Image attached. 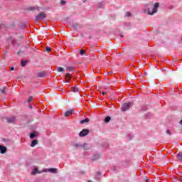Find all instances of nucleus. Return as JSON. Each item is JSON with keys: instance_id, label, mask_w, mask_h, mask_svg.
<instances>
[{"instance_id": "21", "label": "nucleus", "mask_w": 182, "mask_h": 182, "mask_svg": "<svg viewBox=\"0 0 182 182\" xmlns=\"http://www.w3.org/2000/svg\"><path fill=\"white\" fill-rule=\"evenodd\" d=\"M21 66H23V67L26 66V61L22 60V61H21Z\"/></svg>"}, {"instance_id": "35", "label": "nucleus", "mask_w": 182, "mask_h": 182, "mask_svg": "<svg viewBox=\"0 0 182 182\" xmlns=\"http://www.w3.org/2000/svg\"><path fill=\"white\" fill-rule=\"evenodd\" d=\"M1 28H5V26H4L1 25Z\"/></svg>"}, {"instance_id": "29", "label": "nucleus", "mask_w": 182, "mask_h": 182, "mask_svg": "<svg viewBox=\"0 0 182 182\" xmlns=\"http://www.w3.org/2000/svg\"><path fill=\"white\" fill-rule=\"evenodd\" d=\"M65 4H66V1H61V5H65Z\"/></svg>"}, {"instance_id": "31", "label": "nucleus", "mask_w": 182, "mask_h": 182, "mask_svg": "<svg viewBox=\"0 0 182 182\" xmlns=\"http://www.w3.org/2000/svg\"><path fill=\"white\" fill-rule=\"evenodd\" d=\"M102 96H105L106 95V92H102Z\"/></svg>"}, {"instance_id": "1", "label": "nucleus", "mask_w": 182, "mask_h": 182, "mask_svg": "<svg viewBox=\"0 0 182 182\" xmlns=\"http://www.w3.org/2000/svg\"><path fill=\"white\" fill-rule=\"evenodd\" d=\"M159 6H160L159 3H155L154 5L147 4L146 5V9L144 11V12L145 14H148V15H154V14H156L157 11L159 10Z\"/></svg>"}, {"instance_id": "24", "label": "nucleus", "mask_w": 182, "mask_h": 182, "mask_svg": "<svg viewBox=\"0 0 182 182\" xmlns=\"http://www.w3.org/2000/svg\"><path fill=\"white\" fill-rule=\"evenodd\" d=\"M125 16H132V13L131 12H127L126 14H125Z\"/></svg>"}, {"instance_id": "5", "label": "nucleus", "mask_w": 182, "mask_h": 182, "mask_svg": "<svg viewBox=\"0 0 182 182\" xmlns=\"http://www.w3.org/2000/svg\"><path fill=\"white\" fill-rule=\"evenodd\" d=\"M46 18V14L45 13L42 12L36 16V21H42V19H45Z\"/></svg>"}, {"instance_id": "3", "label": "nucleus", "mask_w": 182, "mask_h": 182, "mask_svg": "<svg viewBox=\"0 0 182 182\" xmlns=\"http://www.w3.org/2000/svg\"><path fill=\"white\" fill-rule=\"evenodd\" d=\"M132 105L133 104L132 102H126L122 105V106L121 107V110L122 112H127V110H129V109H130V107H132Z\"/></svg>"}, {"instance_id": "16", "label": "nucleus", "mask_w": 182, "mask_h": 182, "mask_svg": "<svg viewBox=\"0 0 182 182\" xmlns=\"http://www.w3.org/2000/svg\"><path fill=\"white\" fill-rule=\"evenodd\" d=\"M72 92H74V93H77V92H79V89L77 87H73L71 88Z\"/></svg>"}, {"instance_id": "12", "label": "nucleus", "mask_w": 182, "mask_h": 182, "mask_svg": "<svg viewBox=\"0 0 182 182\" xmlns=\"http://www.w3.org/2000/svg\"><path fill=\"white\" fill-rule=\"evenodd\" d=\"M36 144H38V140H33L31 141V147H35V146H36Z\"/></svg>"}, {"instance_id": "4", "label": "nucleus", "mask_w": 182, "mask_h": 182, "mask_svg": "<svg viewBox=\"0 0 182 182\" xmlns=\"http://www.w3.org/2000/svg\"><path fill=\"white\" fill-rule=\"evenodd\" d=\"M89 129H83L80 133H79V136L80 137H85V136H87V134H89Z\"/></svg>"}, {"instance_id": "38", "label": "nucleus", "mask_w": 182, "mask_h": 182, "mask_svg": "<svg viewBox=\"0 0 182 182\" xmlns=\"http://www.w3.org/2000/svg\"><path fill=\"white\" fill-rule=\"evenodd\" d=\"M146 182H149V181H148V180H146Z\"/></svg>"}, {"instance_id": "15", "label": "nucleus", "mask_w": 182, "mask_h": 182, "mask_svg": "<svg viewBox=\"0 0 182 182\" xmlns=\"http://www.w3.org/2000/svg\"><path fill=\"white\" fill-rule=\"evenodd\" d=\"M99 159H100V154H96L95 155H94L92 160H97Z\"/></svg>"}, {"instance_id": "10", "label": "nucleus", "mask_w": 182, "mask_h": 182, "mask_svg": "<svg viewBox=\"0 0 182 182\" xmlns=\"http://www.w3.org/2000/svg\"><path fill=\"white\" fill-rule=\"evenodd\" d=\"M65 77L67 79V80L65 81L66 83H69V80H70V79H72V76L69 74V73H67L65 75Z\"/></svg>"}, {"instance_id": "18", "label": "nucleus", "mask_w": 182, "mask_h": 182, "mask_svg": "<svg viewBox=\"0 0 182 182\" xmlns=\"http://www.w3.org/2000/svg\"><path fill=\"white\" fill-rule=\"evenodd\" d=\"M37 76H38V77H43V76H45V73H38Z\"/></svg>"}, {"instance_id": "25", "label": "nucleus", "mask_w": 182, "mask_h": 182, "mask_svg": "<svg viewBox=\"0 0 182 182\" xmlns=\"http://www.w3.org/2000/svg\"><path fill=\"white\" fill-rule=\"evenodd\" d=\"M32 100H33V98H32V97L30 96L28 100V103H31V102H32Z\"/></svg>"}, {"instance_id": "19", "label": "nucleus", "mask_w": 182, "mask_h": 182, "mask_svg": "<svg viewBox=\"0 0 182 182\" xmlns=\"http://www.w3.org/2000/svg\"><path fill=\"white\" fill-rule=\"evenodd\" d=\"M35 137H36V134H35V132L30 134V139H35Z\"/></svg>"}, {"instance_id": "20", "label": "nucleus", "mask_w": 182, "mask_h": 182, "mask_svg": "<svg viewBox=\"0 0 182 182\" xmlns=\"http://www.w3.org/2000/svg\"><path fill=\"white\" fill-rule=\"evenodd\" d=\"M110 117H106L105 119V123H109L110 122Z\"/></svg>"}, {"instance_id": "32", "label": "nucleus", "mask_w": 182, "mask_h": 182, "mask_svg": "<svg viewBox=\"0 0 182 182\" xmlns=\"http://www.w3.org/2000/svg\"><path fill=\"white\" fill-rule=\"evenodd\" d=\"M15 70V68L14 67L11 68V70Z\"/></svg>"}, {"instance_id": "23", "label": "nucleus", "mask_w": 182, "mask_h": 182, "mask_svg": "<svg viewBox=\"0 0 182 182\" xmlns=\"http://www.w3.org/2000/svg\"><path fill=\"white\" fill-rule=\"evenodd\" d=\"M85 53H86V51H85V50H80V55H85Z\"/></svg>"}, {"instance_id": "30", "label": "nucleus", "mask_w": 182, "mask_h": 182, "mask_svg": "<svg viewBox=\"0 0 182 182\" xmlns=\"http://www.w3.org/2000/svg\"><path fill=\"white\" fill-rule=\"evenodd\" d=\"M166 134H171V133L170 132L169 129H167V130H166Z\"/></svg>"}, {"instance_id": "22", "label": "nucleus", "mask_w": 182, "mask_h": 182, "mask_svg": "<svg viewBox=\"0 0 182 182\" xmlns=\"http://www.w3.org/2000/svg\"><path fill=\"white\" fill-rule=\"evenodd\" d=\"M64 70H65V69H63V68H62V67H59L58 68V72H63Z\"/></svg>"}, {"instance_id": "27", "label": "nucleus", "mask_w": 182, "mask_h": 182, "mask_svg": "<svg viewBox=\"0 0 182 182\" xmlns=\"http://www.w3.org/2000/svg\"><path fill=\"white\" fill-rule=\"evenodd\" d=\"M77 26H79V24L77 23L73 24V27L75 28V29H77Z\"/></svg>"}, {"instance_id": "28", "label": "nucleus", "mask_w": 182, "mask_h": 182, "mask_svg": "<svg viewBox=\"0 0 182 182\" xmlns=\"http://www.w3.org/2000/svg\"><path fill=\"white\" fill-rule=\"evenodd\" d=\"M46 50L47 52H50V48L47 47V48H46Z\"/></svg>"}, {"instance_id": "11", "label": "nucleus", "mask_w": 182, "mask_h": 182, "mask_svg": "<svg viewBox=\"0 0 182 182\" xmlns=\"http://www.w3.org/2000/svg\"><path fill=\"white\" fill-rule=\"evenodd\" d=\"M82 147L84 148V150H89V149H90V145L84 144H82Z\"/></svg>"}, {"instance_id": "6", "label": "nucleus", "mask_w": 182, "mask_h": 182, "mask_svg": "<svg viewBox=\"0 0 182 182\" xmlns=\"http://www.w3.org/2000/svg\"><path fill=\"white\" fill-rule=\"evenodd\" d=\"M0 153L1 154H5L6 153V146L0 145Z\"/></svg>"}, {"instance_id": "33", "label": "nucleus", "mask_w": 182, "mask_h": 182, "mask_svg": "<svg viewBox=\"0 0 182 182\" xmlns=\"http://www.w3.org/2000/svg\"><path fill=\"white\" fill-rule=\"evenodd\" d=\"M180 124H181L182 125V119L180 121Z\"/></svg>"}, {"instance_id": "36", "label": "nucleus", "mask_w": 182, "mask_h": 182, "mask_svg": "<svg viewBox=\"0 0 182 182\" xmlns=\"http://www.w3.org/2000/svg\"><path fill=\"white\" fill-rule=\"evenodd\" d=\"M120 37H121V38H123V35H122V34H121V35H120Z\"/></svg>"}, {"instance_id": "34", "label": "nucleus", "mask_w": 182, "mask_h": 182, "mask_svg": "<svg viewBox=\"0 0 182 182\" xmlns=\"http://www.w3.org/2000/svg\"><path fill=\"white\" fill-rule=\"evenodd\" d=\"M12 43H15V41L12 40Z\"/></svg>"}, {"instance_id": "8", "label": "nucleus", "mask_w": 182, "mask_h": 182, "mask_svg": "<svg viewBox=\"0 0 182 182\" xmlns=\"http://www.w3.org/2000/svg\"><path fill=\"white\" fill-rule=\"evenodd\" d=\"M73 113V109H70L68 111H66L65 112V117H68V116H70V114H72Z\"/></svg>"}, {"instance_id": "2", "label": "nucleus", "mask_w": 182, "mask_h": 182, "mask_svg": "<svg viewBox=\"0 0 182 182\" xmlns=\"http://www.w3.org/2000/svg\"><path fill=\"white\" fill-rule=\"evenodd\" d=\"M48 171H49L50 173H56V171H58V169H56L55 168H50L43 169L42 171H39L38 168H34V169L31 172V174H32V176H35V174H36V173H38V174H41V173H48Z\"/></svg>"}, {"instance_id": "7", "label": "nucleus", "mask_w": 182, "mask_h": 182, "mask_svg": "<svg viewBox=\"0 0 182 182\" xmlns=\"http://www.w3.org/2000/svg\"><path fill=\"white\" fill-rule=\"evenodd\" d=\"M16 120V119L15 118V117H11L7 118L8 123H15Z\"/></svg>"}, {"instance_id": "17", "label": "nucleus", "mask_w": 182, "mask_h": 182, "mask_svg": "<svg viewBox=\"0 0 182 182\" xmlns=\"http://www.w3.org/2000/svg\"><path fill=\"white\" fill-rule=\"evenodd\" d=\"M66 69H67L68 72H73V70H74V68L72 66H68L66 68Z\"/></svg>"}, {"instance_id": "26", "label": "nucleus", "mask_w": 182, "mask_h": 182, "mask_svg": "<svg viewBox=\"0 0 182 182\" xmlns=\"http://www.w3.org/2000/svg\"><path fill=\"white\" fill-rule=\"evenodd\" d=\"M6 90V87H4V89L1 90V93H5V91Z\"/></svg>"}, {"instance_id": "9", "label": "nucleus", "mask_w": 182, "mask_h": 182, "mask_svg": "<svg viewBox=\"0 0 182 182\" xmlns=\"http://www.w3.org/2000/svg\"><path fill=\"white\" fill-rule=\"evenodd\" d=\"M73 146L77 149H82V147H83V144L75 143V144H73Z\"/></svg>"}, {"instance_id": "13", "label": "nucleus", "mask_w": 182, "mask_h": 182, "mask_svg": "<svg viewBox=\"0 0 182 182\" xmlns=\"http://www.w3.org/2000/svg\"><path fill=\"white\" fill-rule=\"evenodd\" d=\"M85 123H89V118H86V119L80 121L81 124H85Z\"/></svg>"}, {"instance_id": "37", "label": "nucleus", "mask_w": 182, "mask_h": 182, "mask_svg": "<svg viewBox=\"0 0 182 182\" xmlns=\"http://www.w3.org/2000/svg\"><path fill=\"white\" fill-rule=\"evenodd\" d=\"M30 109H32V106H30Z\"/></svg>"}, {"instance_id": "14", "label": "nucleus", "mask_w": 182, "mask_h": 182, "mask_svg": "<svg viewBox=\"0 0 182 182\" xmlns=\"http://www.w3.org/2000/svg\"><path fill=\"white\" fill-rule=\"evenodd\" d=\"M177 159L178 160H179L180 161H182V152H179L177 154Z\"/></svg>"}]
</instances>
